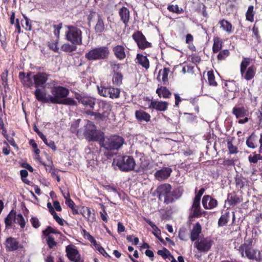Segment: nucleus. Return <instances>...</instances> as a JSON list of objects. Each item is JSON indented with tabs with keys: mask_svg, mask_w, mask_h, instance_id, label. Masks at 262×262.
<instances>
[{
	"mask_svg": "<svg viewBox=\"0 0 262 262\" xmlns=\"http://www.w3.org/2000/svg\"><path fill=\"white\" fill-rule=\"evenodd\" d=\"M52 95L47 96L46 91L43 89L35 90L34 95L36 99L43 103H52L62 104L67 106H75L77 103L73 98L68 97L69 90L62 86H55L51 90Z\"/></svg>",
	"mask_w": 262,
	"mask_h": 262,
	"instance_id": "obj_1",
	"label": "nucleus"
},
{
	"mask_svg": "<svg viewBox=\"0 0 262 262\" xmlns=\"http://www.w3.org/2000/svg\"><path fill=\"white\" fill-rule=\"evenodd\" d=\"M124 142L125 140L123 137L118 135L113 134L106 137L104 135L99 144L106 150L113 151L118 150Z\"/></svg>",
	"mask_w": 262,
	"mask_h": 262,
	"instance_id": "obj_2",
	"label": "nucleus"
},
{
	"mask_svg": "<svg viewBox=\"0 0 262 262\" xmlns=\"http://www.w3.org/2000/svg\"><path fill=\"white\" fill-rule=\"evenodd\" d=\"M110 54L108 47L101 46L95 48L85 54V58L88 60H98L107 59Z\"/></svg>",
	"mask_w": 262,
	"mask_h": 262,
	"instance_id": "obj_3",
	"label": "nucleus"
},
{
	"mask_svg": "<svg viewBox=\"0 0 262 262\" xmlns=\"http://www.w3.org/2000/svg\"><path fill=\"white\" fill-rule=\"evenodd\" d=\"M68 30L66 32V38L75 45H81L82 43V32L76 26L68 25L66 26Z\"/></svg>",
	"mask_w": 262,
	"mask_h": 262,
	"instance_id": "obj_4",
	"label": "nucleus"
},
{
	"mask_svg": "<svg viewBox=\"0 0 262 262\" xmlns=\"http://www.w3.org/2000/svg\"><path fill=\"white\" fill-rule=\"evenodd\" d=\"M114 163L121 171L125 172L134 170L136 165L134 158L130 156H119L114 159Z\"/></svg>",
	"mask_w": 262,
	"mask_h": 262,
	"instance_id": "obj_5",
	"label": "nucleus"
},
{
	"mask_svg": "<svg viewBox=\"0 0 262 262\" xmlns=\"http://www.w3.org/2000/svg\"><path fill=\"white\" fill-rule=\"evenodd\" d=\"M83 135L89 141H98L100 144L104 133L97 130L94 124L92 122L89 121L85 126Z\"/></svg>",
	"mask_w": 262,
	"mask_h": 262,
	"instance_id": "obj_6",
	"label": "nucleus"
},
{
	"mask_svg": "<svg viewBox=\"0 0 262 262\" xmlns=\"http://www.w3.org/2000/svg\"><path fill=\"white\" fill-rule=\"evenodd\" d=\"M98 94L104 97H109L112 99H117L119 98L120 95V89L114 88L112 86H98Z\"/></svg>",
	"mask_w": 262,
	"mask_h": 262,
	"instance_id": "obj_7",
	"label": "nucleus"
},
{
	"mask_svg": "<svg viewBox=\"0 0 262 262\" xmlns=\"http://www.w3.org/2000/svg\"><path fill=\"white\" fill-rule=\"evenodd\" d=\"M66 256L71 262H84L77 247L71 244L66 247Z\"/></svg>",
	"mask_w": 262,
	"mask_h": 262,
	"instance_id": "obj_8",
	"label": "nucleus"
},
{
	"mask_svg": "<svg viewBox=\"0 0 262 262\" xmlns=\"http://www.w3.org/2000/svg\"><path fill=\"white\" fill-rule=\"evenodd\" d=\"M132 38L136 43L138 48L142 50L152 47V43L148 42L145 36L141 31H136L132 35Z\"/></svg>",
	"mask_w": 262,
	"mask_h": 262,
	"instance_id": "obj_9",
	"label": "nucleus"
},
{
	"mask_svg": "<svg viewBox=\"0 0 262 262\" xmlns=\"http://www.w3.org/2000/svg\"><path fill=\"white\" fill-rule=\"evenodd\" d=\"M4 245L7 252H14L21 249L24 247L17 238L12 236L7 237Z\"/></svg>",
	"mask_w": 262,
	"mask_h": 262,
	"instance_id": "obj_10",
	"label": "nucleus"
},
{
	"mask_svg": "<svg viewBox=\"0 0 262 262\" xmlns=\"http://www.w3.org/2000/svg\"><path fill=\"white\" fill-rule=\"evenodd\" d=\"M50 74L46 72H38L37 74L32 75L34 81V86L36 88V90L40 89L39 88L45 89V84L47 82Z\"/></svg>",
	"mask_w": 262,
	"mask_h": 262,
	"instance_id": "obj_11",
	"label": "nucleus"
},
{
	"mask_svg": "<svg viewBox=\"0 0 262 262\" xmlns=\"http://www.w3.org/2000/svg\"><path fill=\"white\" fill-rule=\"evenodd\" d=\"M213 242L209 237H205L201 239L200 241H196L194 243L195 247L200 252H208L211 248Z\"/></svg>",
	"mask_w": 262,
	"mask_h": 262,
	"instance_id": "obj_12",
	"label": "nucleus"
},
{
	"mask_svg": "<svg viewBox=\"0 0 262 262\" xmlns=\"http://www.w3.org/2000/svg\"><path fill=\"white\" fill-rule=\"evenodd\" d=\"M33 73L29 72L27 73L20 72L18 78L24 87L31 89L34 86V81L32 78Z\"/></svg>",
	"mask_w": 262,
	"mask_h": 262,
	"instance_id": "obj_13",
	"label": "nucleus"
},
{
	"mask_svg": "<svg viewBox=\"0 0 262 262\" xmlns=\"http://www.w3.org/2000/svg\"><path fill=\"white\" fill-rule=\"evenodd\" d=\"M232 114L234 115L236 119H239L243 117L248 116L249 111L247 106H244L242 104H237L235 105L232 108Z\"/></svg>",
	"mask_w": 262,
	"mask_h": 262,
	"instance_id": "obj_14",
	"label": "nucleus"
},
{
	"mask_svg": "<svg viewBox=\"0 0 262 262\" xmlns=\"http://www.w3.org/2000/svg\"><path fill=\"white\" fill-rule=\"evenodd\" d=\"M202 205L205 209H212L217 206L218 202L209 195H205L202 199Z\"/></svg>",
	"mask_w": 262,
	"mask_h": 262,
	"instance_id": "obj_15",
	"label": "nucleus"
},
{
	"mask_svg": "<svg viewBox=\"0 0 262 262\" xmlns=\"http://www.w3.org/2000/svg\"><path fill=\"white\" fill-rule=\"evenodd\" d=\"M172 172V169L169 167H163L160 170H157L154 176L157 180L162 181L167 179Z\"/></svg>",
	"mask_w": 262,
	"mask_h": 262,
	"instance_id": "obj_16",
	"label": "nucleus"
},
{
	"mask_svg": "<svg viewBox=\"0 0 262 262\" xmlns=\"http://www.w3.org/2000/svg\"><path fill=\"white\" fill-rule=\"evenodd\" d=\"M244 71L240 72L242 77L246 81H250L254 78L256 75V67L255 65L252 64Z\"/></svg>",
	"mask_w": 262,
	"mask_h": 262,
	"instance_id": "obj_17",
	"label": "nucleus"
},
{
	"mask_svg": "<svg viewBox=\"0 0 262 262\" xmlns=\"http://www.w3.org/2000/svg\"><path fill=\"white\" fill-rule=\"evenodd\" d=\"M120 20L124 24L125 27L128 26L130 16L128 9L125 7H122L118 11Z\"/></svg>",
	"mask_w": 262,
	"mask_h": 262,
	"instance_id": "obj_18",
	"label": "nucleus"
},
{
	"mask_svg": "<svg viewBox=\"0 0 262 262\" xmlns=\"http://www.w3.org/2000/svg\"><path fill=\"white\" fill-rule=\"evenodd\" d=\"M192 213L190 217H200L203 213H205V211H202L200 206V201L193 199L192 205L191 206Z\"/></svg>",
	"mask_w": 262,
	"mask_h": 262,
	"instance_id": "obj_19",
	"label": "nucleus"
},
{
	"mask_svg": "<svg viewBox=\"0 0 262 262\" xmlns=\"http://www.w3.org/2000/svg\"><path fill=\"white\" fill-rule=\"evenodd\" d=\"M243 201L242 196H239L233 191L228 194L226 202L230 206H234L239 204Z\"/></svg>",
	"mask_w": 262,
	"mask_h": 262,
	"instance_id": "obj_20",
	"label": "nucleus"
},
{
	"mask_svg": "<svg viewBox=\"0 0 262 262\" xmlns=\"http://www.w3.org/2000/svg\"><path fill=\"white\" fill-rule=\"evenodd\" d=\"M168 103L166 101H151L148 108L155 109L158 111L164 112L167 110Z\"/></svg>",
	"mask_w": 262,
	"mask_h": 262,
	"instance_id": "obj_21",
	"label": "nucleus"
},
{
	"mask_svg": "<svg viewBox=\"0 0 262 262\" xmlns=\"http://www.w3.org/2000/svg\"><path fill=\"white\" fill-rule=\"evenodd\" d=\"M171 189L172 187L169 184L165 183L159 185L156 189L159 200H162V197L168 193Z\"/></svg>",
	"mask_w": 262,
	"mask_h": 262,
	"instance_id": "obj_22",
	"label": "nucleus"
},
{
	"mask_svg": "<svg viewBox=\"0 0 262 262\" xmlns=\"http://www.w3.org/2000/svg\"><path fill=\"white\" fill-rule=\"evenodd\" d=\"M257 250L251 249L249 247L248 249H246L245 253L246 256L250 260H255L257 262L262 261V254L259 251H258L257 255H256Z\"/></svg>",
	"mask_w": 262,
	"mask_h": 262,
	"instance_id": "obj_23",
	"label": "nucleus"
},
{
	"mask_svg": "<svg viewBox=\"0 0 262 262\" xmlns=\"http://www.w3.org/2000/svg\"><path fill=\"white\" fill-rule=\"evenodd\" d=\"M112 50L117 59L122 60L125 58V48L123 46L118 45L114 47Z\"/></svg>",
	"mask_w": 262,
	"mask_h": 262,
	"instance_id": "obj_24",
	"label": "nucleus"
},
{
	"mask_svg": "<svg viewBox=\"0 0 262 262\" xmlns=\"http://www.w3.org/2000/svg\"><path fill=\"white\" fill-rule=\"evenodd\" d=\"M94 30L96 33H101L106 31L104 19L100 14H97V19L94 27Z\"/></svg>",
	"mask_w": 262,
	"mask_h": 262,
	"instance_id": "obj_25",
	"label": "nucleus"
},
{
	"mask_svg": "<svg viewBox=\"0 0 262 262\" xmlns=\"http://www.w3.org/2000/svg\"><path fill=\"white\" fill-rule=\"evenodd\" d=\"M136 119L139 122L145 121L146 122L150 121L151 116L150 114L143 110H137L135 113Z\"/></svg>",
	"mask_w": 262,
	"mask_h": 262,
	"instance_id": "obj_26",
	"label": "nucleus"
},
{
	"mask_svg": "<svg viewBox=\"0 0 262 262\" xmlns=\"http://www.w3.org/2000/svg\"><path fill=\"white\" fill-rule=\"evenodd\" d=\"M202 232V227L201 224L197 222L193 226L192 229L190 231V239L194 242L196 241Z\"/></svg>",
	"mask_w": 262,
	"mask_h": 262,
	"instance_id": "obj_27",
	"label": "nucleus"
},
{
	"mask_svg": "<svg viewBox=\"0 0 262 262\" xmlns=\"http://www.w3.org/2000/svg\"><path fill=\"white\" fill-rule=\"evenodd\" d=\"M136 63L141 65L146 70L149 69L150 67L149 61L146 56H144L142 54L138 53L136 56Z\"/></svg>",
	"mask_w": 262,
	"mask_h": 262,
	"instance_id": "obj_28",
	"label": "nucleus"
},
{
	"mask_svg": "<svg viewBox=\"0 0 262 262\" xmlns=\"http://www.w3.org/2000/svg\"><path fill=\"white\" fill-rule=\"evenodd\" d=\"M258 140V136L254 133H252L251 135L247 138L246 144L249 148L255 149L257 147V142Z\"/></svg>",
	"mask_w": 262,
	"mask_h": 262,
	"instance_id": "obj_29",
	"label": "nucleus"
},
{
	"mask_svg": "<svg viewBox=\"0 0 262 262\" xmlns=\"http://www.w3.org/2000/svg\"><path fill=\"white\" fill-rule=\"evenodd\" d=\"M219 24L220 25V28L223 30L226 31L228 34H231L234 31V28L232 25L228 20L224 18L221 19Z\"/></svg>",
	"mask_w": 262,
	"mask_h": 262,
	"instance_id": "obj_30",
	"label": "nucleus"
},
{
	"mask_svg": "<svg viewBox=\"0 0 262 262\" xmlns=\"http://www.w3.org/2000/svg\"><path fill=\"white\" fill-rule=\"evenodd\" d=\"M156 92L159 98H163L165 99L169 98L172 95L170 91L166 86H161L158 88L156 90Z\"/></svg>",
	"mask_w": 262,
	"mask_h": 262,
	"instance_id": "obj_31",
	"label": "nucleus"
},
{
	"mask_svg": "<svg viewBox=\"0 0 262 262\" xmlns=\"http://www.w3.org/2000/svg\"><path fill=\"white\" fill-rule=\"evenodd\" d=\"M213 40L212 52L213 53H217L221 50L224 42L223 39L219 36L214 37Z\"/></svg>",
	"mask_w": 262,
	"mask_h": 262,
	"instance_id": "obj_32",
	"label": "nucleus"
},
{
	"mask_svg": "<svg viewBox=\"0 0 262 262\" xmlns=\"http://www.w3.org/2000/svg\"><path fill=\"white\" fill-rule=\"evenodd\" d=\"M258 20L256 19L252 28V37L257 42H259L261 39V36L259 31V27L258 24Z\"/></svg>",
	"mask_w": 262,
	"mask_h": 262,
	"instance_id": "obj_33",
	"label": "nucleus"
},
{
	"mask_svg": "<svg viewBox=\"0 0 262 262\" xmlns=\"http://www.w3.org/2000/svg\"><path fill=\"white\" fill-rule=\"evenodd\" d=\"M15 215L16 211L14 209H12L5 219V224L7 228H11L12 227L13 221L14 222Z\"/></svg>",
	"mask_w": 262,
	"mask_h": 262,
	"instance_id": "obj_34",
	"label": "nucleus"
},
{
	"mask_svg": "<svg viewBox=\"0 0 262 262\" xmlns=\"http://www.w3.org/2000/svg\"><path fill=\"white\" fill-rule=\"evenodd\" d=\"M170 72L169 68H164L163 70H160L159 71V75L157 77L158 80H160L159 77L160 75H162V80L164 85H167L168 84V75Z\"/></svg>",
	"mask_w": 262,
	"mask_h": 262,
	"instance_id": "obj_35",
	"label": "nucleus"
},
{
	"mask_svg": "<svg viewBox=\"0 0 262 262\" xmlns=\"http://www.w3.org/2000/svg\"><path fill=\"white\" fill-rule=\"evenodd\" d=\"M123 75L121 72L114 73L112 78L113 84L117 86H119L122 84Z\"/></svg>",
	"mask_w": 262,
	"mask_h": 262,
	"instance_id": "obj_36",
	"label": "nucleus"
},
{
	"mask_svg": "<svg viewBox=\"0 0 262 262\" xmlns=\"http://www.w3.org/2000/svg\"><path fill=\"white\" fill-rule=\"evenodd\" d=\"M96 103V100L95 98L91 97L85 96L81 104L85 106L90 107L93 110L99 111L98 109L95 110L94 105H95Z\"/></svg>",
	"mask_w": 262,
	"mask_h": 262,
	"instance_id": "obj_37",
	"label": "nucleus"
},
{
	"mask_svg": "<svg viewBox=\"0 0 262 262\" xmlns=\"http://www.w3.org/2000/svg\"><path fill=\"white\" fill-rule=\"evenodd\" d=\"M255 14V12L254 10V6L253 5L249 6L245 14L246 19L250 22H253Z\"/></svg>",
	"mask_w": 262,
	"mask_h": 262,
	"instance_id": "obj_38",
	"label": "nucleus"
},
{
	"mask_svg": "<svg viewBox=\"0 0 262 262\" xmlns=\"http://www.w3.org/2000/svg\"><path fill=\"white\" fill-rule=\"evenodd\" d=\"M229 212L227 211L225 213L222 214L220 219H219L217 223L218 226L222 227L223 226H226L229 221Z\"/></svg>",
	"mask_w": 262,
	"mask_h": 262,
	"instance_id": "obj_39",
	"label": "nucleus"
},
{
	"mask_svg": "<svg viewBox=\"0 0 262 262\" xmlns=\"http://www.w3.org/2000/svg\"><path fill=\"white\" fill-rule=\"evenodd\" d=\"M225 87L229 92H235L236 91V82L234 80H227L225 83Z\"/></svg>",
	"mask_w": 262,
	"mask_h": 262,
	"instance_id": "obj_40",
	"label": "nucleus"
},
{
	"mask_svg": "<svg viewBox=\"0 0 262 262\" xmlns=\"http://www.w3.org/2000/svg\"><path fill=\"white\" fill-rule=\"evenodd\" d=\"M167 9L169 12L177 14H182L184 12L183 9L180 7L178 5H169Z\"/></svg>",
	"mask_w": 262,
	"mask_h": 262,
	"instance_id": "obj_41",
	"label": "nucleus"
},
{
	"mask_svg": "<svg viewBox=\"0 0 262 262\" xmlns=\"http://www.w3.org/2000/svg\"><path fill=\"white\" fill-rule=\"evenodd\" d=\"M8 70L6 69L4 70V72L1 75V80L2 81V84L4 86L5 89H9V84H8Z\"/></svg>",
	"mask_w": 262,
	"mask_h": 262,
	"instance_id": "obj_42",
	"label": "nucleus"
},
{
	"mask_svg": "<svg viewBox=\"0 0 262 262\" xmlns=\"http://www.w3.org/2000/svg\"><path fill=\"white\" fill-rule=\"evenodd\" d=\"M207 76L209 84L210 86H216L217 83L215 80V76L212 70L208 71Z\"/></svg>",
	"mask_w": 262,
	"mask_h": 262,
	"instance_id": "obj_43",
	"label": "nucleus"
},
{
	"mask_svg": "<svg viewBox=\"0 0 262 262\" xmlns=\"http://www.w3.org/2000/svg\"><path fill=\"white\" fill-rule=\"evenodd\" d=\"M14 222L18 224L22 229L24 228L26 226V221L23 215L20 213L18 214H16L15 217L14 219Z\"/></svg>",
	"mask_w": 262,
	"mask_h": 262,
	"instance_id": "obj_44",
	"label": "nucleus"
},
{
	"mask_svg": "<svg viewBox=\"0 0 262 262\" xmlns=\"http://www.w3.org/2000/svg\"><path fill=\"white\" fill-rule=\"evenodd\" d=\"M230 51L228 49L220 51L217 55V59L219 61L224 60L230 55Z\"/></svg>",
	"mask_w": 262,
	"mask_h": 262,
	"instance_id": "obj_45",
	"label": "nucleus"
},
{
	"mask_svg": "<svg viewBox=\"0 0 262 262\" xmlns=\"http://www.w3.org/2000/svg\"><path fill=\"white\" fill-rule=\"evenodd\" d=\"M77 47L75 45H70L68 43L62 45L61 47V50L66 52H72L75 51Z\"/></svg>",
	"mask_w": 262,
	"mask_h": 262,
	"instance_id": "obj_46",
	"label": "nucleus"
},
{
	"mask_svg": "<svg viewBox=\"0 0 262 262\" xmlns=\"http://www.w3.org/2000/svg\"><path fill=\"white\" fill-rule=\"evenodd\" d=\"M58 40H51L50 41L48 42L47 46L49 48V49L54 52L58 53L59 52V48L58 47Z\"/></svg>",
	"mask_w": 262,
	"mask_h": 262,
	"instance_id": "obj_47",
	"label": "nucleus"
},
{
	"mask_svg": "<svg viewBox=\"0 0 262 262\" xmlns=\"http://www.w3.org/2000/svg\"><path fill=\"white\" fill-rule=\"evenodd\" d=\"M218 163L226 167L234 166L235 165L234 160L232 159H220Z\"/></svg>",
	"mask_w": 262,
	"mask_h": 262,
	"instance_id": "obj_48",
	"label": "nucleus"
},
{
	"mask_svg": "<svg viewBox=\"0 0 262 262\" xmlns=\"http://www.w3.org/2000/svg\"><path fill=\"white\" fill-rule=\"evenodd\" d=\"M251 61V59L250 58H244L240 64V72L248 69Z\"/></svg>",
	"mask_w": 262,
	"mask_h": 262,
	"instance_id": "obj_49",
	"label": "nucleus"
},
{
	"mask_svg": "<svg viewBox=\"0 0 262 262\" xmlns=\"http://www.w3.org/2000/svg\"><path fill=\"white\" fill-rule=\"evenodd\" d=\"M97 104L99 105V108H102V110L105 111L104 112H107V111H110L111 110V105L105 101L99 100L97 102Z\"/></svg>",
	"mask_w": 262,
	"mask_h": 262,
	"instance_id": "obj_50",
	"label": "nucleus"
},
{
	"mask_svg": "<svg viewBox=\"0 0 262 262\" xmlns=\"http://www.w3.org/2000/svg\"><path fill=\"white\" fill-rule=\"evenodd\" d=\"M46 242L50 249H54L56 247L57 243L55 242V238L53 236H46Z\"/></svg>",
	"mask_w": 262,
	"mask_h": 262,
	"instance_id": "obj_51",
	"label": "nucleus"
},
{
	"mask_svg": "<svg viewBox=\"0 0 262 262\" xmlns=\"http://www.w3.org/2000/svg\"><path fill=\"white\" fill-rule=\"evenodd\" d=\"M23 17L25 21V25L23 24V20H21V24L23 27L26 30V31H31L32 30V25L31 22L29 18H28L25 15H23Z\"/></svg>",
	"mask_w": 262,
	"mask_h": 262,
	"instance_id": "obj_52",
	"label": "nucleus"
},
{
	"mask_svg": "<svg viewBox=\"0 0 262 262\" xmlns=\"http://www.w3.org/2000/svg\"><path fill=\"white\" fill-rule=\"evenodd\" d=\"M227 147L230 154H235L238 152L237 147L233 144L232 141H227Z\"/></svg>",
	"mask_w": 262,
	"mask_h": 262,
	"instance_id": "obj_53",
	"label": "nucleus"
},
{
	"mask_svg": "<svg viewBox=\"0 0 262 262\" xmlns=\"http://www.w3.org/2000/svg\"><path fill=\"white\" fill-rule=\"evenodd\" d=\"M51 233H59V232L51 226H48L47 228L42 231V234L45 236H51Z\"/></svg>",
	"mask_w": 262,
	"mask_h": 262,
	"instance_id": "obj_54",
	"label": "nucleus"
},
{
	"mask_svg": "<svg viewBox=\"0 0 262 262\" xmlns=\"http://www.w3.org/2000/svg\"><path fill=\"white\" fill-rule=\"evenodd\" d=\"M243 177L237 176L235 178V183L236 187L242 189L245 185V182L243 181Z\"/></svg>",
	"mask_w": 262,
	"mask_h": 262,
	"instance_id": "obj_55",
	"label": "nucleus"
},
{
	"mask_svg": "<svg viewBox=\"0 0 262 262\" xmlns=\"http://www.w3.org/2000/svg\"><path fill=\"white\" fill-rule=\"evenodd\" d=\"M163 197L164 202L166 204H168L174 202V199H172L171 194V190H170L168 193H167L166 195H164Z\"/></svg>",
	"mask_w": 262,
	"mask_h": 262,
	"instance_id": "obj_56",
	"label": "nucleus"
},
{
	"mask_svg": "<svg viewBox=\"0 0 262 262\" xmlns=\"http://www.w3.org/2000/svg\"><path fill=\"white\" fill-rule=\"evenodd\" d=\"M171 194L173 199H178L182 195V191L179 188L175 189L171 191Z\"/></svg>",
	"mask_w": 262,
	"mask_h": 262,
	"instance_id": "obj_57",
	"label": "nucleus"
},
{
	"mask_svg": "<svg viewBox=\"0 0 262 262\" xmlns=\"http://www.w3.org/2000/svg\"><path fill=\"white\" fill-rule=\"evenodd\" d=\"M30 222L32 226L35 229L39 228L40 226V223L36 217H32L30 219Z\"/></svg>",
	"mask_w": 262,
	"mask_h": 262,
	"instance_id": "obj_58",
	"label": "nucleus"
},
{
	"mask_svg": "<svg viewBox=\"0 0 262 262\" xmlns=\"http://www.w3.org/2000/svg\"><path fill=\"white\" fill-rule=\"evenodd\" d=\"M248 248H249V245L245 243L241 244L240 245V246L239 247L238 250L240 252L241 256L242 257H245L244 252H245V253H246V249H248Z\"/></svg>",
	"mask_w": 262,
	"mask_h": 262,
	"instance_id": "obj_59",
	"label": "nucleus"
},
{
	"mask_svg": "<svg viewBox=\"0 0 262 262\" xmlns=\"http://www.w3.org/2000/svg\"><path fill=\"white\" fill-rule=\"evenodd\" d=\"M168 253H169V250L165 248H164L163 250H159L157 252V254L161 256L162 258L165 259L168 258Z\"/></svg>",
	"mask_w": 262,
	"mask_h": 262,
	"instance_id": "obj_60",
	"label": "nucleus"
},
{
	"mask_svg": "<svg viewBox=\"0 0 262 262\" xmlns=\"http://www.w3.org/2000/svg\"><path fill=\"white\" fill-rule=\"evenodd\" d=\"M248 159L249 163L251 164H256L258 162L255 151L253 152L252 154L250 155Z\"/></svg>",
	"mask_w": 262,
	"mask_h": 262,
	"instance_id": "obj_61",
	"label": "nucleus"
},
{
	"mask_svg": "<svg viewBox=\"0 0 262 262\" xmlns=\"http://www.w3.org/2000/svg\"><path fill=\"white\" fill-rule=\"evenodd\" d=\"M190 57H191V62H192L193 63L195 64V65H197L201 61V57L199 55L195 54H192V55H191Z\"/></svg>",
	"mask_w": 262,
	"mask_h": 262,
	"instance_id": "obj_62",
	"label": "nucleus"
},
{
	"mask_svg": "<svg viewBox=\"0 0 262 262\" xmlns=\"http://www.w3.org/2000/svg\"><path fill=\"white\" fill-rule=\"evenodd\" d=\"M94 117L96 119H98L100 120L104 121L107 117V113H106V112H103L102 113L96 112Z\"/></svg>",
	"mask_w": 262,
	"mask_h": 262,
	"instance_id": "obj_63",
	"label": "nucleus"
},
{
	"mask_svg": "<svg viewBox=\"0 0 262 262\" xmlns=\"http://www.w3.org/2000/svg\"><path fill=\"white\" fill-rule=\"evenodd\" d=\"M53 27L54 28V34L57 37L59 38L60 34V31L62 28V24L60 23L58 25H54Z\"/></svg>",
	"mask_w": 262,
	"mask_h": 262,
	"instance_id": "obj_64",
	"label": "nucleus"
}]
</instances>
